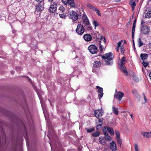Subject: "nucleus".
Listing matches in <instances>:
<instances>
[{
  "instance_id": "4d7b16f0",
  "label": "nucleus",
  "mask_w": 151,
  "mask_h": 151,
  "mask_svg": "<svg viewBox=\"0 0 151 151\" xmlns=\"http://www.w3.org/2000/svg\"><path fill=\"white\" fill-rule=\"evenodd\" d=\"M130 116L132 119H133V115L132 114H130Z\"/></svg>"
},
{
  "instance_id": "c85d7f7f",
  "label": "nucleus",
  "mask_w": 151,
  "mask_h": 151,
  "mask_svg": "<svg viewBox=\"0 0 151 151\" xmlns=\"http://www.w3.org/2000/svg\"><path fill=\"white\" fill-rule=\"evenodd\" d=\"M138 46L139 47H141L143 45V43L141 41L140 38H139L138 40Z\"/></svg>"
},
{
  "instance_id": "052dcab7",
  "label": "nucleus",
  "mask_w": 151,
  "mask_h": 151,
  "mask_svg": "<svg viewBox=\"0 0 151 151\" xmlns=\"http://www.w3.org/2000/svg\"><path fill=\"white\" fill-rule=\"evenodd\" d=\"M144 0H140V2L141 3H142Z\"/></svg>"
},
{
  "instance_id": "864d4df0",
  "label": "nucleus",
  "mask_w": 151,
  "mask_h": 151,
  "mask_svg": "<svg viewBox=\"0 0 151 151\" xmlns=\"http://www.w3.org/2000/svg\"><path fill=\"white\" fill-rule=\"evenodd\" d=\"M16 31L14 29H13L12 30V32L13 33H15Z\"/></svg>"
},
{
  "instance_id": "0e129e2a",
  "label": "nucleus",
  "mask_w": 151,
  "mask_h": 151,
  "mask_svg": "<svg viewBox=\"0 0 151 151\" xmlns=\"http://www.w3.org/2000/svg\"><path fill=\"white\" fill-rule=\"evenodd\" d=\"M124 43L125 44H126V43H127V42H126L125 40H124Z\"/></svg>"
},
{
  "instance_id": "473e14b6",
  "label": "nucleus",
  "mask_w": 151,
  "mask_h": 151,
  "mask_svg": "<svg viewBox=\"0 0 151 151\" xmlns=\"http://www.w3.org/2000/svg\"><path fill=\"white\" fill-rule=\"evenodd\" d=\"M93 11H94L96 12V13L97 14L100 16H101V14L100 13V11L97 9V8H95L93 10Z\"/></svg>"
},
{
  "instance_id": "423d86ee",
  "label": "nucleus",
  "mask_w": 151,
  "mask_h": 151,
  "mask_svg": "<svg viewBox=\"0 0 151 151\" xmlns=\"http://www.w3.org/2000/svg\"><path fill=\"white\" fill-rule=\"evenodd\" d=\"M82 20L83 23L85 24L84 26L91 25L89 20L85 12L83 13V14Z\"/></svg>"
},
{
  "instance_id": "a878e982",
  "label": "nucleus",
  "mask_w": 151,
  "mask_h": 151,
  "mask_svg": "<svg viewBox=\"0 0 151 151\" xmlns=\"http://www.w3.org/2000/svg\"><path fill=\"white\" fill-rule=\"evenodd\" d=\"M87 6L88 7L89 9H91L93 10L95 8V7L93 6H92L91 4L89 3H88L87 4Z\"/></svg>"
},
{
  "instance_id": "338daca9",
  "label": "nucleus",
  "mask_w": 151,
  "mask_h": 151,
  "mask_svg": "<svg viewBox=\"0 0 151 151\" xmlns=\"http://www.w3.org/2000/svg\"><path fill=\"white\" fill-rule=\"evenodd\" d=\"M150 137H151V132H150Z\"/></svg>"
},
{
  "instance_id": "f3484780",
  "label": "nucleus",
  "mask_w": 151,
  "mask_h": 151,
  "mask_svg": "<svg viewBox=\"0 0 151 151\" xmlns=\"http://www.w3.org/2000/svg\"><path fill=\"white\" fill-rule=\"evenodd\" d=\"M136 0H131L129 2V4L132 7V10H133L136 6Z\"/></svg>"
},
{
  "instance_id": "7c9ffc66",
  "label": "nucleus",
  "mask_w": 151,
  "mask_h": 151,
  "mask_svg": "<svg viewBox=\"0 0 151 151\" xmlns=\"http://www.w3.org/2000/svg\"><path fill=\"white\" fill-rule=\"evenodd\" d=\"M126 62V58L125 57H123L121 59V61L120 64H122V63L124 64Z\"/></svg>"
},
{
  "instance_id": "a211bd4d",
  "label": "nucleus",
  "mask_w": 151,
  "mask_h": 151,
  "mask_svg": "<svg viewBox=\"0 0 151 151\" xmlns=\"http://www.w3.org/2000/svg\"><path fill=\"white\" fill-rule=\"evenodd\" d=\"M101 63L99 61H96L93 63V65L94 67L98 68L100 67Z\"/></svg>"
},
{
  "instance_id": "aec40b11",
  "label": "nucleus",
  "mask_w": 151,
  "mask_h": 151,
  "mask_svg": "<svg viewBox=\"0 0 151 151\" xmlns=\"http://www.w3.org/2000/svg\"><path fill=\"white\" fill-rule=\"evenodd\" d=\"M99 141L101 144L103 145L105 144L106 142L104 137H99Z\"/></svg>"
},
{
  "instance_id": "bf43d9fd",
  "label": "nucleus",
  "mask_w": 151,
  "mask_h": 151,
  "mask_svg": "<svg viewBox=\"0 0 151 151\" xmlns=\"http://www.w3.org/2000/svg\"><path fill=\"white\" fill-rule=\"evenodd\" d=\"M11 74H14V71H11Z\"/></svg>"
},
{
  "instance_id": "3c124183",
  "label": "nucleus",
  "mask_w": 151,
  "mask_h": 151,
  "mask_svg": "<svg viewBox=\"0 0 151 151\" xmlns=\"http://www.w3.org/2000/svg\"><path fill=\"white\" fill-rule=\"evenodd\" d=\"M59 9L60 10L63 11L64 8L63 7H60Z\"/></svg>"
},
{
  "instance_id": "412c9836",
  "label": "nucleus",
  "mask_w": 151,
  "mask_h": 151,
  "mask_svg": "<svg viewBox=\"0 0 151 151\" xmlns=\"http://www.w3.org/2000/svg\"><path fill=\"white\" fill-rule=\"evenodd\" d=\"M141 134L143 135V136L147 138H148L150 137V134L149 132H141Z\"/></svg>"
},
{
  "instance_id": "4468645a",
  "label": "nucleus",
  "mask_w": 151,
  "mask_h": 151,
  "mask_svg": "<svg viewBox=\"0 0 151 151\" xmlns=\"http://www.w3.org/2000/svg\"><path fill=\"white\" fill-rule=\"evenodd\" d=\"M83 38L86 41L90 42L92 40V36L88 34H85L83 36Z\"/></svg>"
},
{
  "instance_id": "13d9d810",
  "label": "nucleus",
  "mask_w": 151,
  "mask_h": 151,
  "mask_svg": "<svg viewBox=\"0 0 151 151\" xmlns=\"http://www.w3.org/2000/svg\"><path fill=\"white\" fill-rule=\"evenodd\" d=\"M130 22H131V21H129V22H128V23L127 24L128 25L129 24H130Z\"/></svg>"
},
{
  "instance_id": "b1692460",
  "label": "nucleus",
  "mask_w": 151,
  "mask_h": 151,
  "mask_svg": "<svg viewBox=\"0 0 151 151\" xmlns=\"http://www.w3.org/2000/svg\"><path fill=\"white\" fill-rule=\"evenodd\" d=\"M113 112L116 115L118 114L119 111L118 108H116L114 107H113L112 108Z\"/></svg>"
},
{
  "instance_id": "a18cd8bd",
  "label": "nucleus",
  "mask_w": 151,
  "mask_h": 151,
  "mask_svg": "<svg viewBox=\"0 0 151 151\" xmlns=\"http://www.w3.org/2000/svg\"><path fill=\"white\" fill-rule=\"evenodd\" d=\"M99 122L100 124H101L102 125V122L103 121V118H100L99 119Z\"/></svg>"
},
{
  "instance_id": "c9c22d12",
  "label": "nucleus",
  "mask_w": 151,
  "mask_h": 151,
  "mask_svg": "<svg viewBox=\"0 0 151 151\" xmlns=\"http://www.w3.org/2000/svg\"><path fill=\"white\" fill-rule=\"evenodd\" d=\"M59 17L65 19L67 17V15L65 14H59Z\"/></svg>"
},
{
  "instance_id": "79ce46f5",
  "label": "nucleus",
  "mask_w": 151,
  "mask_h": 151,
  "mask_svg": "<svg viewBox=\"0 0 151 151\" xmlns=\"http://www.w3.org/2000/svg\"><path fill=\"white\" fill-rule=\"evenodd\" d=\"M145 22L143 20H142L141 21V27H143L146 26V25H145Z\"/></svg>"
},
{
  "instance_id": "6ab92c4d",
  "label": "nucleus",
  "mask_w": 151,
  "mask_h": 151,
  "mask_svg": "<svg viewBox=\"0 0 151 151\" xmlns=\"http://www.w3.org/2000/svg\"><path fill=\"white\" fill-rule=\"evenodd\" d=\"M141 60L143 61L147 59L148 57V55L147 54L141 53L140 55Z\"/></svg>"
},
{
  "instance_id": "f03ea898",
  "label": "nucleus",
  "mask_w": 151,
  "mask_h": 151,
  "mask_svg": "<svg viewBox=\"0 0 151 151\" xmlns=\"http://www.w3.org/2000/svg\"><path fill=\"white\" fill-rule=\"evenodd\" d=\"M67 14L69 19H71L73 22L76 21L78 19L79 14L75 11H69Z\"/></svg>"
},
{
  "instance_id": "c03bdc74",
  "label": "nucleus",
  "mask_w": 151,
  "mask_h": 151,
  "mask_svg": "<svg viewBox=\"0 0 151 151\" xmlns=\"http://www.w3.org/2000/svg\"><path fill=\"white\" fill-rule=\"evenodd\" d=\"M122 42V40H121V41L117 43V47L119 48L120 47H121L122 46H121V43Z\"/></svg>"
},
{
  "instance_id": "4c0bfd02",
  "label": "nucleus",
  "mask_w": 151,
  "mask_h": 151,
  "mask_svg": "<svg viewBox=\"0 0 151 151\" xmlns=\"http://www.w3.org/2000/svg\"><path fill=\"white\" fill-rule=\"evenodd\" d=\"M142 64L144 67H146L149 65V63L148 62H146L143 61L142 62Z\"/></svg>"
},
{
  "instance_id": "c756f323",
  "label": "nucleus",
  "mask_w": 151,
  "mask_h": 151,
  "mask_svg": "<svg viewBox=\"0 0 151 151\" xmlns=\"http://www.w3.org/2000/svg\"><path fill=\"white\" fill-rule=\"evenodd\" d=\"M117 142L118 145L120 146L121 147L122 144V140L120 138H117Z\"/></svg>"
},
{
  "instance_id": "f257e3e1",
  "label": "nucleus",
  "mask_w": 151,
  "mask_h": 151,
  "mask_svg": "<svg viewBox=\"0 0 151 151\" xmlns=\"http://www.w3.org/2000/svg\"><path fill=\"white\" fill-rule=\"evenodd\" d=\"M102 58L105 60V64L108 65H111L113 64V53L111 52H109L105 54L104 55H101Z\"/></svg>"
},
{
  "instance_id": "bb28decb",
  "label": "nucleus",
  "mask_w": 151,
  "mask_h": 151,
  "mask_svg": "<svg viewBox=\"0 0 151 151\" xmlns=\"http://www.w3.org/2000/svg\"><path fill=\"white\" fill-rule=\"evenodd\" d=\"M108 128V127H104V128L103 129V132L104 134L105 135H108V134L107 132V128Z\"/></svg>"
},
{
  "instance_id": "393cba45",
  "label": "nucleus",
  "mask_w": 151,
  "mask_h": 151,
  "mask_svg": "<svg viewBox=\"0 0 151 151\" xmlns=\"http://www.w3.org/2000/svg\"><path fill=\"white\" fill-rule=\"evenodd\" d=\"M135 26H136V25L133 24V26H132V39L134 38Z\"/></svg>"
},
{
  "instance_id": "58836bf2",
  "label": "nucleus",
  "mask_w": 151,
  "mask_h": 151,
  "mask_svg": "<svg viewBox=\"0 0 151 151\" xmlns=\"http://www.w3.org/2000/svg\"><path fill=\"white\" fill-rule=\"evenodd\" d=\"M115 135H116V139L120 138V133L118 131H116L115 132Z\"/></svg>"
},
{
  "instance_id": "5fc2aeb1",
  "label": "nucleus",
  "mask_w": 151,
  "mask_h": 151,
  "mask_svg": "<svg viewBox=\"0 0 151 151\" xmlns=\"http://www.w3.org/2000/svg\"><path fill=\"white\" fill-rule=\"evenodd\" d=\"M136 20L135 19L134 22L133 24L136 25Z\"/></svg>"
},
{
  "instance_id": "e2e57ef3",
  "label": "nucleus",
  "mask_w": 151,
  "mask_h": 151,
  "mask_svg": "<svg viewBox=\"0 0 151 151\" xmlns=\"http://www.w3.org/2000/svg\"><path fill=\"white\" fill-rule=\"evenodd\" d=\"M121 0H116L115 1H116V2H119V1Z\"/></svg>"
},
{
  "instance_id": "f8f14e48",
  "label": "nucleus",
  "mask_w": 151,
  "mask_h": 151,
  "mask_svg": "<svg viewBox=\"0 0 151 151\" xmlns=\"http://www.w3.org/2000/svg\"><path fill=\"white\" fill-rule=\"evenodd\" d=\"M99 48L101 52L102 53L103 52V50H105V48L106 46V43L103 44L102 43V42L100 41L99 43Z\"/></svg>"
},
{
  "instance_id": "20e7f679",
  "label": "nucleus",
  "mask_w": 151,
  "mask_h": 151,
  "mask_svg": "<svg viewBox=\"0 0 151 151\" xmlns=\"http://www.w3.org/2000/svg\"><path fill=\"white\" fill-rule=\"evenodd\" d=\"M76 32L78 35H81L85 32V29L81 24H78L76 29Z\"/></svg>"
},
{
  "instance_id": "9d476101",
  "label": "nucleus",
  "mask_w": 151,
  "mask_h": 151,
  "mask_svg": "<svg viewBox=\"0 0 151 151\" xmlns=\"http://www.w3.org/2000/svg\"><path fill=\"white\" fill-rule=\"evenodd\" d=\"M96 88L97 89V92L99 93L98 94V97L100 100L101 99L102 97L104 94V93H103V89L102 88L98 86H96Z\"/></svg>"
},
{
  "instance_id": "603ef678",
  "label": "nucleus",
  "mask_w": 151,
  "mask_h": 151,
  "mask_svg": "<svg viewBox=\"0 0 151 151\" xmlns=\"http://www.w3.org/2000/svg\"><path fill=\"white\" fill-rule=\"evenodd\" d=\"M149 47L150 49H151V43H149L148 44Z\"/></svg>"
},
{
  "instance_id": "39448f33",
  "label": "nucleus",
  "mask_w": 151,
  "mask_h": 151,
  "mask_svg": "<svg viewBox=\"0 0 151 151\" xmlns=\"http://www.w3.org/2000/svg\"><path fill=\"white\" fill-rule=\"evenodd\" d=\"M88 49L90 52L93 54H96L98 50L97 47L94 45H91L89 46Z\"/></svg>"
},
{
  "instance_id": "49530a36",
  "label": "nucleus",
  "mask_w": 151,
  "mask_h": 151,
  "mask_svg": "<svg viewBox=\"0 0 151 151\" xmlns=\"http://www.w3.org/2000/svg\"><path fill=\"white\" fill-rule=\"evenodd\" d=\"M88 27L87 28V29L88 30H92V26H90V25H88V26H87Z\"/></svg>"
},
{
  "instance_id": "f704fd0d",
  "label": "nucleus",
  "mask_w": 151,
  "mask_h": 151,
  "mask_svg": "<svg viewBox=\"0 0 151 151\" xmlns=\"http://www.w3.org/2000/svg\"><path fill=\"white\" fill-rule=\"evenodd\" d=\"M94 128H92L90 129L86 128V131L88 133H90L91 132L94 130Z\"/></svg>"
},
{
  "instance_id": "cd10ccee",
  "label": "nucleus",
  "mask_w": 151,
  "mask_h": 151,
  "mask_svg": "<svg viewBox=\"0 0 151 151\" xmlns=\"http://www.w3.org/2000/svg\"><path fill=\"white\" fill-rule=\"evenodd\" d=\"M104 137L106 141H111V137L109 136L108 135H108H105Z\"/></svg>"
},
{
  "instance_id": "de8ad7c7",
  "label": "nucleus",
  "mask_w": 151,
  "mask_h": 151,
  "mask_svg": "<svg viewBox=\"0 0 151 151\" xmlns=\"http://www.w3.org/2000/svg\"><path fill=\"white\" fill-rule=\"evenodd\" d=\"M145 100V103L147 101L146 98L144 94H143Z\"/></svg>"
},
{
  "instance_id": "9b49d317",
  "label": "nucleus",
  "mask_w": 151,
  "mask_h": 151,
  "mask_svg": "<svg viewBox=\"0 0 151 151\" xmlns=\"http://www.w3.org/2000/svg\"><path fill=\"white\" fill-rule=\"evenodd\" d=\"M57 8V4L54 3H53L50 5L49 9V12L51 13H54L56 11Z\"/></svg>"
},
{
  "instance_id": "ea45409f",
  "label": "nucleus",
  "mask_w": 151,
  "mask_h": 151,
  "mask_svg": "<svg viewBox=\"0 0 151 151\" xmlns=\"http://www.w3.org/2000/svg\"><path fill=\"white\" fill-rule=\"evenodd\" d=\"M102 126V125L101 124H98L97 125L96 127V129L97 130H99L101 129V127Z\"/></svg>"
},
{
  "instance_id": "4be33fe9",
  "label": "nucleus",
  "mask_w": 151,
  "mask_h": 151,
  "mask_svg": "<svg viewBox=\"0 0 151 151\" xmlns=\"http://www.w3.org/2000/svg\"><path fill=\"white\" fill-rule=\"evenodd\" d=\"M107 131L111 135H113L114 134V130L112 128L108 127V128H107Z\"/></svg>"
},
{
  "instance_id": "69168bd1",
  "label": "nucleus",
  "mask_w": 151,
  "mask_h": 151,
  "mask_svg": "<svg viewBox=\"0 0 151 151\" xmlns=\"http://www.w3.org/2000/svg\"><path fill=\"white\" fill-rule=\"evenodd\" d=\"M116 51H117V52H118V51H119V48H118V47H117V49Z\"/></svg>"
},
{
  "instance_id": "774afa93",
  "label": "nucleus",
  "mask_w": 151,
  "mask_h": 151,
  "mask_svg": "<svg viewBox=\"0 0 151 151\" xmlns=\"http://www.w3.org/2000/svg\"><path fill=\"white\" fill-rule=\"evenodd\" d=\"M48 100L49 101H50V104L51 105V102L49 100Z\"/></svg>"
},
{
  "instance_id": "0eeeda50",
  "label": "nucleus",
  "mask_w": 151,
  "mask_h": 151,
  "mask_svg": "<svg viewBox=\"0 0 151 151\" xmlns=\"http://www.w3.org/2000/svg\"><path fill=\"white\" fill-rule=\"evenodd\" d=\"M63 3L64 5H66L68 4V6L71 7H75V3L73 0H62Z\"/></svg>"
},
{
  "instance_id": "6e6552de",
  "label": "nucleus",
  "mask_w": 151,
  "mask_h": 151,
  "mask_svg": "<svg viewBox=\"0 0 151 151\" xmlns=\"http://www.w3.org/2000/svg\"><path fill=\"white\" fill-rule=\"evenodd\" d=\"M116 93L114 95V97L118 100L120 101L122 98L124 96V94L121 91L116 92Z\"/></svg>"
},
{
  "instance_id": "a19ab883",
  "label": "nucleus",
  "mask_w": 151,
  "mask_h": 151,
  "mask_svg": "<svg viewBox=\"0 0 151 151\" xmlns=\"http://www.w3.org/2000/svg\"><path fill=\"white\" fill-rule=\"evenodd\" d=\"M134 151H138V146L137 144H135L134 145Z\"/></svg>"
},
{
  "instance_id": "6e6d98bb",
  "label": "nucleus",
  "mask_w": 151,
  "mask_h": 151,
  "mask_svg": "<svg viewBox=\"0 0 151 151\" xmlns=\"http://www.w3.org/2000/svg\"><path fill=\"white\" fill-rule=\"evenodd\" d=\"M149 77L150 78V79L151 80V72L149 74Z\"/></svg>"
},
{
  "instance_id": "1a4fd4ad",
  "label": "nucleus",
  "mask_w": 151,
  "mask_h": 151,
  "mask_svg": "<svg viewBox=\"0 0 151 151\" xmlns=\"http://www.w3.org/2000/svg\"><path fill=\"white\" fill-rule=\"evenodd\" d=\"M140 29L141 32L142 34L145 35L149 34L150 29L147 25L143 27H140Z\"/></svg>"
},
{
  "instance_id": "ddd939ff",
  "label": "nucleus",
  "mask_w": 151,
  "mask_h": 151,
  "mask_svg": "<svg viewBox=\"0 0 151 151\" xmlns=\"http://www.w3.org/2000/svg\"><path fill=\"white\" fill-rule=\"evenodd\" d=\"M94 116L97 118L101 116L102 115V109H99L95 110L94 111Z\"/></svg>"
},
{
  "instance_id": "37998d69",
  "label": "nucleus",
  "mask_w": 151,
  "mask_h": 151,
  "mask_svg": "<svg viewBox=\"0 0 151 151\" xmlns=\"http://www.w3.org/2000/svg\"><path fill=\"white\" fill-rule=\"evenodd\" d=\"M119 48L121 49V53H123L124 51V47L122 46V47H119Z\"/></svg>"
},
{
  "instance_id": "5701e85b",
  "label": "nucleus",
  "mask_w": 151,
  "mask_h": 151,
  "mask_svg": "<svg viewBox=\"0 0 151 151\" xmlns=\"http://www.w3.org/2000/svg\"><path fill=\"white\" fill-rule=\"evenodd\" d=\"M145 18L148 19L151 18V11H149L146 13Z\"/></svg>"
},
{
  "instance_id": "7ed1b4c3",
  "label": "nucleus",
  "mask_w": 151,
  "mask_h": 151,
  "mask_svg": "<svg viewBox=\"0 0 151 151\" xmlns=\"http://www.w3.org/2000/svg\"><path fill=\"white\" fill-rule=\"evenodd\" d=\"M44 2H41L38 5H36L35 6V13L37 15H40L41 12L44 9Z\"/></svg>"
},
{
  "instance_id": "dca6fc26",
  "label": "nucleus",
  "mask_w": 151,
  "mask_h": 151,
  "mask_svg": "<svg viewBox=\"0 0 151 151\" xmlns=\"http://www.w3.org/2000/svg\"><path fill=\"white\" fill-rule=\"evenodd\" d=\"M119 68L121 70L123 73H127V75L128 74L126 68L124 64L123 63L122 64H120L119 65Z\"/></svg>"
},
{
  "instance_id": "09e8293b",
  "label": "nucleus",
  "mask_w": 151,
  "mask_h": 151,
  "mask_svg": "<svg viewBox=\"0 0 151 151\" xmlns=\"http://www.w3.org/2000/svg\"><path fill=\"white\" fill-rule=\"evenodd\" d=\"M132 41H133V44L134 50H135V47L134 42V39H133Z\"/></svg>"
},
{
  "instance_id": "680f3d73",
  "label": "nucleus",
  "mask_w": 151,
  "mask_h": 151,
  "mask_svg": "<svg viewBox=\"0 0 151 151\" xmlns=\"http://www.w3.org/2000/svg\"><path fill=\"white\" fill-rule=\"evenodd\" d=\"M49 2H52L53 1V0H48Z\"/></svg>"
},
{
  "instance_id": "2f4dec72",
  "label": "nucleus",
  "mask_w": 151,
  "mask_h": 151,
  "mask_svg": "<svg viewBox=\"0 0 151 151\" xmlns=\"http://www.w3.org/2000/svg\"><path fill=\"white\" fill-rule=\"evenodd\" d=\"M92 24H93V25L95 26V29H96V27L99 25V24L94 19L93 21Z\"/></svg>"
},
{
  "instance_id": "2eb2a0df",
  "label": "nucleus",
  "mask_w": 151,
  "mask_h": 151,
  "mask_svg": "<svg viewBox=\"0 0 151 151\" xmlns=\"http://www.w3.org/2000/svg\"><path fill=\"white\" fill-rule=\"evenodd\" d=\"M110 146L112 151H117L116 144L114 141H113L110 143Z\"/></svg>"
},
{
  "instance_id": "e433bc0d",
  "label": "nucleus",
  "mask_w": 151,
  "mask_h": 151,
  "mask_svg": "<svg viewBox=\"0 0 151 151\" xmlns=\"http://www.w3.org/2000/svg\"><path fill=\"white\" fill-rule=\"evenodd\" d=\"M100 133L99 132H96L93 133L92 134L93 136V137H97L99 136Z\"/></svg>"
},
{
  "instance_id": "72a5a7b5",
  "label": "nucleus",
  "mask_w": 151,
  "mask_h": 151,
  "mask_svg": "<svg viewBox=\"0 0 151 151\" xmlns=\"http://www.w3.org/2000/svg\"><path fill=\"white\" fill-rule=\"evenodd\" d=\"M100 40L102 42V43H103V44H104L105 43H106V39L105 38V37L104 36H101L100 37Z\"/></svg>"
},
{
  "instance_id": "8fccbe9b",
  "label": "nucleus",
  "mask_w": 151,
  "mask_h": 151,
  "mask_svg": "<svg viewBox=\"0 0 151 151\" xmlns=\"http://www.w3.org/2000/svg\"><path fill=\"white\" fill-rule=\"evenodd\" d=\"M37 2H39L40 3L41 2H43V0H35Z\"/></svg>"
}]
</instances>
